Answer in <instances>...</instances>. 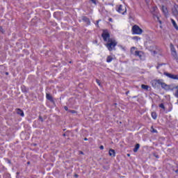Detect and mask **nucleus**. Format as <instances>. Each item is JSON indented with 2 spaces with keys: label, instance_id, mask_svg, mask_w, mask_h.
Listing matches in <instances>:
<instances>
[{
  "label": "nucleus",
  "instance_id": "nucleus-36",
  "mask_svg": "<svg viewBox=\"0 0 178 178\" xmlns=\"http://www.w3.org/2000/svg\"><path fill=\"white\" fill-rule=\"evenodd\" d=\"M6 76L9 74V72H6Z\"/></svg>",
  "mask_w": 178,
  "mask_h": 178
},
{
  "label": "nucleus",
  "instance_id": "nucleus-23",
  "mask_svg": "<svg viewBox=\"0 0 178 178\" xmlns=\"http://www.w3.org/2000/svg\"><path fill=\"white\" fill-rule=\"evenodd\" d=\"M171 52H176V49H175V47H171Z\"/></svg>",
  "mask_w": 178,
  "mask_h": 178
},
{
  "label": "nucleus",
  "instance_id": "nucleus-25",
  "mask_svg": "<svg viewBox=\"0 0 178 178\" xmlns=\"http://www.w3.org/2000/svg\"><path fill=\"white\" fill-rule=\"evenodd\" d=\"M135 49H136V47H131V54H134V53H133V52H134Z\"/></svg>",
  "mask_w": 178,
  "mask_h": 178
},
{
  "label": "nucleus",
  "instance_id": "nucleus-1",
  "mask_svg": "<svg viewBox=\"0 0 178 178\" xmlns=\"http://www.w3.org/2000/svg\"><path fill=\"white\" fill-rule=\"evenodd\" d=\"M152 86L153 87H158V86H161V88H163V90H170V88L168 84L163 83L161 79L152 81Z\"/></svg>",
  "mask_w": 178,
  "mask_h": 178
},
{
  "label": "nucleus",
  "instance_id": "nucleus-26",
  "mask_svg": "<svg viewBox=\"0 0 178 178\" xmlns=\"http://www.w3.org/2000/svg\"><path fill=\"white\" fill-rule=\"evenodd\" d=\"M96 82L98 83L99 86H101V81H99V79H97Z\"/></svg>",
  "mask_w": 178,
  "mask_h": 178
},
{
  "label": "nucleus",
  "instance_id": "nucleus-28",
  "mask_svg": "<svg viewBox=\"0 0 178 178\" xmlns=\"http://www.w3.org/2000/svg\"><path fill=\"white\" fill-rule=\"evenodd\" d=\"M92 3H95V5H97V1L95 0H90Z\"/></svg>",
  "mask_w": 178,
  "mask_h": 178
},
{
  "label": "nucleus",
  "instance_id": "nucleus-10",
  "mask_svg": "<svg viewBox=\"0 0 178 178\" xmlns=\"http://www.w3.org/2000/svg\"><path fill=\"white\" fill-rule=\"evenodd\" d=\"M16 112L17 115H19L20 116H22V117L24 116V113L20 108H17Z\"/></svg>",
  "mask_w": 178,
  "mask_h": 178
},
{
  "label": "nucleus",
  "instance_id": "nucleus-44",
  "mask_svg": "<svg viewBox=\"0 0 178 178\" xmlns=\"http://www.w3.org/2000/svg\"><path fill=\"white\" fill-rule=\"evenodd\" d=\"M17 175H19V172H17Z\"/></svg>",
  "mask_w": 178,
  "mask_h": 178
},
{
  "label": "nucleus",
  "instance_id": "nucleus-5",
  "mask_svg": "<svg viewBox=\"0 0 178 178\" xmlns=\"http://www.w3.org/2000/svg\"><path fill=\"white\" fill-rule=\"evenodd\" d=\"M102 37L104 40V41H105L106 42H109V40H112L111 39V35L109 34V33L107 31H104L102 34Z\"/></svg>",
  "mask_w": 178,
  "mask_h": 178
},
{
  "label": "nucleus",
  "instance_id": "nucleus-21",
  "mask_svg": "<svg viewBox=\"0 0 178 178\" xmlns=\"http://www.w3.org/2000/svg\"><path fill=\"white\" fill-rule=\"evenodd\" d=\"M151 131H152V133H158V131H156V129H154V127H152Z\"/></svg>",
  "mask_w": 178,
  "mask_h": 178
},
{
  "label": "nucleus",
  "instance_id": "nucleus-15",
  "mask_svg": "<svg viewBox=\"0 0 178 178\" xmlns=\"http://www.w3.org/2000/svg\"><path fill=\"white\" fill-rule=\"evenodd\" d=\"M135 56H138L140 58V59H141V51H136L134 53Z\"/></svg>",
  "mask_w": 178,
  "mask_h": 178
},
{
  "label": "nucleus",
  "instance_id": "nucleus-38",
  "mask_svg": "<svg viewBox=\"0 0 178 178\" xmlns=\"http://www.w3.org/2000/svg\"><path fill=\"white\" fill-rule=\"evenodd\" d=\"M75 177H79V175H75Z\"/></svg>",
  "mask_w": 178,
  "mask_h": 178
},
{
  "label": "nucleus",
  "instance_id": "nucleus-16",
  "mask_svg": "<svg viewBox=\"0 0 178 178\" xmlns=\"http://www.w3.org/2000/svg\"><path fill=\"white\" fill-rule=\"evenodd\" d=\"M138 149H140V144L137 143L135 147L134 148V152H137Z\"/></svg>",
  "mask_w": 178,
  "mask_h": 178
},
{
  "label": "nucleus",
  "instance_id": "nucleus-13",
  "mask_svg": "<svg viewBox=\"0 0 178 178\" xmlns=\"http://www.w3.org/2000/svg\"><path fill=\"white\" fill-rule=\"evenodd\" d=\"M112 60H113V57L112 56H108L106 58V62L108 63H111Z\"/></svg>",
  "mask_w": 178,
  "mask_h": 178
},
{
  "label": "nucleus",
  "instance_id": "nucleus-24",
  "mask_svg": "<svg viewBox=\"0 0 178 178\" xmlns=\"http://www.w3.org/2000/svg\"><path fill=\"white\" fill-rule=\"evenodd\" d=\"M132 39L138 40H140V38L138 36H134V37L132 38Z\"/></svg>",
  "mask_w": 178,
  "mask_h": 178
},
{
  "label": "nucleus",
  "instance_id": "nucleus-32",
  "mask_svg": "<svg viewBox=\"0 0 178 178\" xmlns=\"http://www.w3.org/2000/svg\"><path fill=\"white\" fill-rule=\"evenodd\" d=\"M160 1H161V2H165V1H166L168 0H160Z\"/></svg>",
  "mask_w": 178,
  "mask_h": 178
},
{
  "label": "nucleus",
  "instance_id": "nucleus-3",
  "mask_svg": "<svg viewBox=\"0 0 178 178\" xmlns=\"http://www.w3.org/2000/svg\"><path fill=\"white\" fill-rule=\"evenodd\" d=\"M116 10L118 12V13H121V15H126L127 13V8H126V6H123L122 4L116 6Z\"/></svg>",
  "mask_w": 178,
  "mask_h": 178
},
{
  "label": "nucleus",
  "instance_id": "nucleus-34",
  "mask_svg": "<svg viewBox=\"0 0 178 178\" xmlns=\"http://www.w3.org/2000/svg\"><path fill=\"white\" fill-rule=\"evenodd\" d=\"M109 22H112V18H109Z\"/></svg>",
  "mask_w": 178,
  "mask_h": 178
},
{
  "label": "nucleus",
  "instance_id": "nucleus-30",
  "mask_svg": "<svg viewBox=\"0 0 178 178\" xmlns=\"http://www.w3.org/2000/svg\"><path fill=\"white\" fill-rule=\"evenodd\" d=\"M79 154H81V155H84V153L82 151H80Z\"/></svg>",
  "mask_w": 178,
  "mask_h": 178
},
{
  "label": "nucleus",
  "instance_id": "nucleus-19",
  "mask_svg": "<svg viewBox=\"0 0 178 178\" xmlns=\"http://www.w3.org/2000/svg\"><path fill=\"white\" fill-rule=\"evenodd\" d=\"M153 17H154V19H157L158 22H159V24H162V21H161V20H159V17H158V15H153Z\"/></svg>",
  "mask_w": 178,
  "mask_h": 178
},
{
  "label": "nucleus",
  "instance_id": "nucleus-11",
  "mask_svg": "<svg viewBox=\"0 0 178 178\" xmlns=\"http://www.w3.org/2000/svg\"><path fill=\"white\" fill-rule=\"evenodd\" d=\"M82 20L83 22H85V23H86L87 24L90 25V19H88L87 17H83Z\"/></svg>",
  "mask_w": 178,
  "mask_h": 178
},
{
  "label": "nucleus",
  "instance_id": "nucleus-2",
  "mask_svg": "<svg viewBox=\"0 0 178 178\" xmlns=\"http://www.w3.org/2000/svg\"><path fill=\"white\" fill-rule=\"evenodd\" d=\"M118 45V42L115 40H109L108 43L106 44V47L108 48V51H113L115 49V47Z\"/></svg>",
  "mask_w": 178,
  "mask_h": 178
},
{
  "label": "nucleus",
  "instance_id": "nucleus-17",
  "mask_svg": "<svg viewBox=\"0 0 178 178\" xmlns=\"http://www.w3.org/2000/svg\"><path fill=\"white\" fill-rule=\"evenodd\" d=\"M141 88H143V90H146V91H148V89L149 88V86H148L147 85L142 84L141 85Z\"/></svg>",
  "mask_w": 178,
  "mask_h": 178
},
{
  "label": "nucleus",
  "instance_id": "nucleus-4",
  "mask_svg": "<svg viewBox=\"0 0 178 178\" xmlns=\"http://www.w3.org/2000/svg\"><path fill=\"white\" fill-rule=\"evenodd\" d=\"M132 33L133 34H143V29H141V28H140V26H137V25H134L132 27Z\"/></svg>",
  "mask_w": 178,
  "mask_h": 178
},
{
  "label": "nucleus",
  "instance_id": "nucleus-20",
  "mask_svg": "<svg viewBox=\"0 0 178 178\" xmlns=\"http://www.w3.org/2000/svg\"><path fill=\"white\" fill-rule=\"evenodd\" d=\"M159 108H161V109H163L165 111V105L163 104H159Z\"/></svg>",
  "mask_w": 178,
  "mask_h": 178
},
{
  "label": "nucleus",
  "instance_id": "nucleus-39",
  "mask_svg": "<svg viewBox=\"0 0 178 178\" xmlns=\"http://www.w3.org/2000/svg\"><path fill=\"white\" fill-rule=\"evenodd\" d=\"M127 94H129V91H127V92H126V95H127Z\"/></svg>",
  "mask_w": 178,
  "mask_h": 178
},
{
  "label": "nucleus",
  "instance_id": "nucleus-40",
  "mask_svg": "<svg viewBox=\"0 0 178 178\" xmlns=\"http://www.w3.org/2000/svg\"><path fill=\"white\" fill-rule=\"evenodd\" d=\"M72 113H74V111H72Z\"/></svg>",
  "mask_w": 178,
  "mask_h": 178
},
{
  "label": "nucleus",
  "instance_id": "nucleus-22",
  "mask_svg": "<svg viewBox=\"0 0 178 178\" xmlns=\"http://www.w3.org/2000/svg\"><path fill=\"white\" fill-rule=\"evenodd\" d=\"M177 89V91L175 93V95L177 98H178V86L175 88Z\"/></svg>",
  "mask_w": 178,
  "mask_h": 178
},
{
  "label": "nucleus",
  "instance_id": "nucleus-18",
  "mask_svg": "<svg viewBox=\"0 0 178 178\" xmlns=\"http://www.w3.org/2000/svg\"><path fill=\"white\" fill-rule=\"evenodd\" d=\"M152 118L155 120H156V118H158V115H156V112H152Z\"/></svg>",
  "mask_w": 178,
  "mask_h": 178
},
{
  "label": "nucleus",
  "instance_id": "nucleus-31",
  "mask_svg": "<svg viewBox=\"0 0 178 178\" xmlns=\"http://www.w3.org/2000/svg\"><path fill=\"white\" fill-rule=\"evenodd\" d=\"M64 109L65 110V111H67V106H64Z\"/></svg>",
  "mask_w": 178,
  "mask_h": 178
},
{
  "label": "nucleus",
  "instance_id": "nucleus-35",
  "mask_svg": "<svg viewBox=\"0 0 178 178\" xmlns=\"http://www.w3.org/2000/svg\"><path fill=\"white\" fill-rule=\"evenodd\" d=\"M161 65H159L158 66H157V69H159V67L161 66Z\"/></svg>",
  "mask_w": 178,
  "mask_h": 178
},
{
  "label": "nucleus",
  "instance_id": "nucleus-9",
  "mask_svg": "<svg viewBox=\"0 0 178 178\" xmlns=\"http://www.w3.org/2000/svg\"><path fill=\"white\" fill-rule=\"evenodd\" d=\"M108 155L110 156H116V153L115 152V149H110L109 151H108Z\"/></svg>",
  "mask_w": 178,
  "mask_h": 178
},
{
  "label": "nucleus",
  "instance_id": "nucleus-27",
  "mask_svg": "<svg viewBox=\"0 0 178 178\" xmlns=\"http://www.w3.org/2000/svg\"><path fill=\"white\" fill-rule=\"evenodd\" d=\"M39 120H40V122H44V119L41 116H39Z\"/></svg>",
  "mask_w": 178,
  "mask_h": 178
},
{
  "label": "nucleus",
  "instance_id": "nucleus-7",
  "mask_svg": "<svg viewBox=\"0 0 178 178\" xmlns=\"http://www.w3.org/2000/svg\"><path fill=\"white\" fill-rule=\"evenodd\" d=\"M172 13L175 16H178V6L175 5L172 8Z\"/></svg>",
  "mask_w": 178,
  "mask_h": 178
},
{
  "label": "nucleus",
  "instance_id": "nucleus-43",
  "mask_svg": "<svg viewBox=\"0 0 178 178\" xmlns=\"http://www.w3.org/2000/svg\"><path fill=\"white\" fill-rule=\"evenodd\" d=\"M28 164H30V162H28Z\"/></svg>",
  "mask_w": 178,
  "mask_h": 178
},
{
  "label": "nucleus",
  "instance_id": "nucleus-33",
  "mask_svg": "<svg viewBox=\"0 0 178 178\" xmlns=\"http://www.w3.org/2000/svg\"><path fill=\"white\" fill-rule=\"evenodd\" d=\"M88 140V139L87 138H84V140H85V141H87Z\"/></svg>",
  "mask_w": 178,
  "mask_h": 178
},
{
  "label": "nucleus",
  "instance_id": "nucleus-42",
  "mask_svg": "<svg viewBox=\"0 0 178 178\" xmlns=\"http://www.w3.org/2000/svg\"><path fill=\"white\" fill-rule=\"evenodd\" d=\"M99 22V21H97V24H98Z\"/></svg>",
  "mask_w": 178,
  "mask_h": 178
},
{
  "label": "nucleus",
  "instance_id": "nucleus-14",
  "mask_svg": "<svg viewBox=\"0 0 178 178\" xmlns=\"http://www.w3.org/2000/svg\"><path fill=\"white\" fill-rule=\"evenodd\" d=\"M172 26H174L175 30H178V26H177V24H176V22L175 21V19H171Z\"/></svg>",
  "mask_w": 178,
  "mask_h": 178
},
{
  "label": "nucleus",
  "instance_id": "nucleus-12",
  "mask_svg": "<svg viewBox=\"0 0 178 178\" xmlns=\"http://www.w3.org/2000/svg\"><path fill=\"white\" fill-rule=\"evenodd\" d=\"M46 98H47V99H48L49 101H51V102H52V101H54L52 96L49 93L46 94Z\"/></svg>",
  "mask_w": 178,
  "mask_h": 178
},
{
  "label": "nucleus",
  "instance_id": "nucleus-29",
  "mask_svg": "<svg viewBox=\"0 0 178 178\" xmlns=\"http://www.w3.org/2000/svg\"><path fill=\"white\" fill-rule=\"evenodd\" d=\"M99 149H104V145H101V146L99 147Z\"/></svg>",
  "mask_w": 178,
  "mask_h": 178
},
{
  "label": "nucleus",
  "instance_id": "nucleus-8",
  "mask_svg": "<svg viewBox=\"0 0 178 178\" xmlns=\"http://www.w3.org/2000/svg\"><path fill=\"white\" fill-rule=\"evenodd\" d=\"M172 56H173V59L176 60V62L178 63V57H177V51H172L171 52Z\"/></svg>",
  "mask_w": 178,
  "mask_h": 178
},
{
  "label": "nucleus",
  "instance_id": "nucleus-41",
  "mask_svg": "<svg viewBox=\"0 0 178 178\" xmlns=\"http://www.w3.org/2000/svg\"><path fill=\"white\" fill-rule=\"evenodd\" d=\"M127 156H130V154H127Z\"/></svg>",
  "mask_w": 178,
  "mask_h": 178
},
{
  "label": "nucleus",
  "instance_id": "nucleus-37",
  "mask_svg": "<svg viewBox=\"0 0 178 178\" xmlns=\"http://www.w3.org/2000/svg\"><path fill=\"white\" fill-rule=\"evenodd\" d=\"M154 54L155 55V54H156V52L155 51H153Z\"/></svg>",
  "mask_w": 178,
  "mask_h": 178
},
{
  "label": "nucleus",
  "instance_id": "nucleus-6",
  "mask_svg": "<svg viewBox=\"0 0 178 178\" xmlns=\"http://www.w3.org/2000/svg\"><path fill=\"white\" fill-rule=\"evenodd\" d=\"M164 75L167 76V77H169V79H173V80H177L178 79L177 75L172 74L169 72H164Z\"/></svg>",
  "mask_w": 178,
  "mask_h": 178
}]
</instances>
